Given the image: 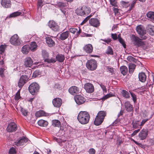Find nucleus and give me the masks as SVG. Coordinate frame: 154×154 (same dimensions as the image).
I'll return each mask as SVG.
<instances>
[{
	"mask_svg": "<svg viewBox=\"0 0 154 154\" xmlns=\"http://www.w3.org/2000/svg\"><path fill=\"white\" fill-rule=\"evenodd\" d=\"M136 29L141 38L132 35L131 37L132 42L134 45L138 47H141L145 50L148 48V44L146 41H143L142 40L147 39L149 38V35L146 33L145 28L141 25L137 26Z\"/></svg>",
	"mask_w": 154,
	"mask_h": 154,
	"instance_id": "nucleus-1",
	"label": "nucleus"
},
{
	"mask_svg": "<svg viewBox=\"0 0 154 154\" xmlns=\"http://www.w3.org/2000/svg\"><path fill=\"white\" fill-rule=\"evenodd\" d=\"M90 116L88 113L86 111H81L79 113L77 119L81 124H87L89 120Z\"/></svg>",
	"mask_w": 154,
	"mask_h": 154,
	"instance_id": "nucleus-2",
	"label": "nucleus"
},
{
	"mask_svg": "<svg viewBox=\"0 0 154 154\" xmlns=\"http://www.w3.org/2000/svg\"><path fill=\"white\" fill-rule=\"evenodd\" d=\"M90 12V8L86 6L79 7L75 11L76 14L81 16H85L88 14Z\"/></svg>",
	"mask_w": 154,
	"mask_h": 154,
	"instance_id": "nucleus-3",
	"label": "nucleus"
},
{
	"mask_svg": "<svg viewBox=\"0 0 154 154\" xmlns=\"http://www.w3.org/2000/svg\"><path fill=\"white\" fill-rule=\"evenodd\" d=\"M10 42L12 45L15 46L20 45L22 42L17 34H15L12 36L10 39Z\"/></svg>",
	"mask_w": 154,
	"mask_h": 154,
	"instance_id": "nucleus-4",
	"label": "nucleus"
},
{
	"mask_svg": "<svg viewBox=\"0 0 154 154\" xmlns=\"http://www.w3.org/2000/svg\"><path fill=\"white\" fill-rule=\"evenodd\" d=\"M86 66L88 69L93 71L97 68V62L94 59H91L87 61Z\"/></svg>",
	"mask_w": 154,
	"mask_h": 154,
	"instance_id": "nucleus-5",
	"label": "nucleus"
},
{
	"mask_svg": "<svg viewBox=\"0 0 154 154\" xmlns=\"http://www.w3.org/2000/svg\"><path fill=\"white\" fill-rule=\"evenodd\" d=\"M39 88V86L37 83L33 82L29 86V90L32 94L34 95L38 91Z\"/></svg>",
	"mask_w": 154,
	"mask_h": 154,
	"instance_id": "nucleus-6",
	"label": "nucleus"
},
{
	"mask_svg": "<svg viewBox=\"0 0 154 154\" xmlns=\"http://www.w3.org/2000/svg\"><path fill=\"white\" fill-rule=\"evenodd\" d=\"M48 25L50 28L54 31L58 32L59 30V26L53 20L50 21L48 23Z\"/></svg>",
	"mask_w": 154,
	"mask_h": 154,
	"instance_id": "nucleus-7",
	"label": "nucleus"
},
{
	"mask_svg": "<svg viewBox=\"0 0 154 154\" xmlns=\"http://www.w3.org/2000/svg\"><path fill=\"white\" fill-rule=\"evenodd\" d=\"M42 55L44 58V61L48 63H54L56 61V60L54 58H48V53L45 50L42 51Z\"/></svg>",
	"mask_w": 154,
	"mask_h": 154,
	"instance_id": "nucleus-8",
	"label": "nucleus"
},
{
	"mask_svg": "<svg viewBox=\"0 0 154 154\" xmlns=\"http://www.w3.org/2000/svg\"><path fill=\"white\" fill-rule=\"evenodd\" d=\"M28 79V77L26 75L21 76L18 83V87L20 88H21L24 84L27 82Z\"/></svg>",
	"mask_w": 154,
	"mask_h": 154,
	"instance_id": "nucleus-9",
	"label": "nucleus"
},
{
	"mask_svg": "<svg viewBox=\"0 0 154 154\" xmlns=\"http://www.w3.org/2000/svg\"><path fill=\"white\" fill-rule=\"evenodd\" d=\"M148 130L146 129H143L139 133L138 137L140 140H143L145 139L148 134Z\"/></svg>",
	"mask_w": 154,
	"mask_h": 154,
	"instance_id": "nucleus-10",
	"label": "nucleus"
},
{
	"mask_svg": "<svg viewBox=\"0 0 154 154\" xmlns=\"http://www.w3.org/2000/svg\"><path fill=\"white\" fill-rule=\"evenodd\" d=\"M29 141L27 138L23 137L17 142H15L14 145H16L17 146L26 145L27 143H28Z\"/></svg>",
	"mask_w": 154,
	"mask_h": 154,
	"instance_id": "nucleus-11",
	"label": "nucleus"
},
{
	"mask_svg": "<svg viewBox=\"0 0 154 154\" xmlns=\"http://www.w3.org/2000/svg\"><path fill=\"white\" fill-rule=\"evenodd\" d=\"M56 5L59 7L60 8V10L66 16L67 13V6L65 4L62 2H58L57 3Z\"/></svg>",
	"mask_w": 154,
	"mask_h": 154,
	"instance_id": "nucleus-12",
	"label": "nucleus"
},
{
	"mask_svg": "<svg viewBox=\"0 0 154 154\" xmlns=\"http://www.w3.org/2000/svg\"><path fill=\"white\" fill-rule=\"evenodd\" d=\"M84 88L86 91L88 93H92L94 91V88L92 84L87 83L84 85Z\"/></svg>",
	"mask_w": 154,
	"mask_h": 154,
	"instance_id": "nucleus-13",
	"label": "nucleus"
},
{
	"mask_svg": "<svg viewBox=\"0 0 154 154\" xmlns=\"http://www.w3.org/2000/svg\"><path fill=\"white\" fill-rule=\"evenodd\" d=\"M74 99L77 104L80 105L83 103L85 101L84 98L79 95H77L74 97Z\"/></svg>",
	"mask_w": 154,
	"mask_h": 154,
	"instance_id": "nucleus-14",
	"label": "nucleus"
},
{
	"mask_svg": "<svg viewBox=\"0 0 154 154\" xmlns=\"http://www.w3.org/2000/svg\"><path fill=\"white\" fill-rule=\"evenodd\" d=\"M17 129V126L14 122L10 123L7 128V130L8 132H12L15 131Z\"/></svg>",
	"mask_w": 154,
	"mask_h": 154,
	"instance_id": "nucleus-15",
	"label": "nucleus"
},
{
	"mask_svg": "<svg viewBox=\"0 0 154 154\" xmlns=\"http://www.w3.org/2000/svg\"><path fill=\"white\" fill-rule=\"evenodd\" d=\"M69 91L72 95L76 94L80 92L79 88L75 86L70 87L69 89Z\"/></svg>",
	"mask_w": 154,
	"mask_h": 154,
	"instance_id": "nucleus-16",
	"label": "nucleus"
},
{
	"mask_svg": "<svg viewBox=\"0 0 154 154\" xmlns=\"http://www.w3.org/2000/svg\"><path fill=\"white\" fill-rule=\"evenodd\" d=\"M89 24L91 26L97 27L99 26L100 23L99 20L97 18H91L89 20Z\"/></svg>",
	"mask_w": 154,
	"mask_h": 154,
	"instance_id": "nucleus-17",
	"label": "nucleus"
},
{
	"mask_svg": "<svg viewBox=\"0 0 154 154\" xmlns=\"http://www.w3.org/2000/svg\"><path fill=\"white\" fill-rule=\"evenodd\" d=\"M33 63L32 59L30 57H27L24 61V65L26 67H31Z\"/></svg>",
	"mask_w": 154,
	"mask_h": 154,
	"instance_id": "nucleus-18",
	"label": "nucleus"
},
{
	"mask_svg": "<svg viewBox=\"0 0 154 154\" xmlns=\"http://www.w3.org/2000/svg\"><path fill=\"white\" fill-rule=\"evenodd\" d=\"M54 106L57 107H60L62 103V100L60 98H57L54 99L52 101Z\"/></svg>",
	"mask_w": 154,
	"mask_h": 154,
	"instance_id": "nucleus-19",
	"label": "nucleus"
},
{
	"mask_svg": "<svg viewBox=\"0 0 154 154\" xmlns=\"http://www.w3.org/2000/svg\"><path fill=\"white\" fill-rule=\"evenodd\" d=\"M124 106L125 109L127 111L133 112V106L131 104L129 101L125 102L124 103Z\"/></svg>",
	"mask_w": 154,
	"mask_h": 154,
	"instance_id": "nucleus-20",
	"label": "nucleus"
},
{
	"mask_svg": "<svg viewBox=\"0 0 154 154\" xmlns=\"http://www.w3.org/2000/svg\"><path fill=\"white\" fill-rule=\"evenodd\" d=\"M85 51L88 53H91L93 51V47L92 45L88 44L85 45L83 48Z\"/></svg>",
	"mask_w": 154,
	"mask_h": 154,
	"instance_id": "nucleus-21",
	"label": "nucleus"
},
{
	"mask_svg": "<svg viewBox=\"0 0 154 154\" xmlns=\"http://www.w3.org/2000/svg\"><path fill=\"white\" fill-rule=\"evenodd\" d=\"M2 6L5 8H9L11 6V2L9 0H2L1 2Z\"/></svg>",
	"mask_w": 154,
	"mask_h": 154,
	"instance_id": "nucleus-22",
	"label": "nucleus"
},
{
	"mask_svg": "<svg viewBox=\"0 0 154 154\" xmlns=\"http://www.w3.org/2000/svg\"><path fill=\"white\" fill-rule=\"evenodd\" d=\"M46 42L48 45L50 47L53 46L55 45L54 42L49 36L46 37Z\"/></svg>",
	"mask_w": 154,
	"mask_h": 154,
	"instance_id": "nucleus-23",
	"label": "nucleus"
},
{
	"mask_svg": "<svg viewBox=\"0 0 154 154\" xmlns=\"http://www.w3.org/2000/svg\"><path fill=\"white\" fill-rule=\"evenodd\" d=\"M146 16L149 19L154 23V12L149 11L146 14Z\"/></svg>",
	"mask_w": 154,
	"mask_h": 154,
	"instance_id": "nucleus-24",
	"label": "nucleus"
},
{
	"mask_svg": "<svg viewBox=\"0 0 154 154\" xmlns=\"http://www.w3.org/2000/svg\"><path fill=\"white\" fill-rule=\"evenodd\" d=\"M29 45H25L22 48L21 51L24 54H27L30 50Z\"/></svg>",
	"mask_w": 154,
	"mask_h": 154,
	"instance_id": "nucleus-25",
	"label": "nucleus"
},
{
	"mask_svg": "<svg viewBox=\"0 0 154 154\" xmlns=\"http://www.w3.org/2000/svg\"><path fill=\"white\" fill-rule=\"evenodd\" d=\"M138 77L139 80L142 82H144L146 81V76L144 72L140 73L139 74Z\"/></svg>",
	"mask_w": 154,
	"mask_h": 154,
	"instance_id": "nucleus-26",
	"label": "nucleus"
},
{
	"mask_svg": "<svg viewBox=\"0 0 154 154\" xmlns=\"http://www.w3.org/2000/svg\"><path fill=\"white\" fill-rule=\"evenodd\" d=\"M146 29L148 30L149 33L151 35H154V26L150 25H148Z\"/></svg>",
	"mask_w": 154,
	"mask_h": 154,
	"instance_id": "nucleus-27",
	"label": "nucleus"
},
{
	"mask_svg": "<svg viewBox=\"0 0 154 154\" xmlns=\"http://www.w3.org/2000/svg\"><path fill=\"white\" fill-rule=\"evenodd\" d=\"M38 124L40 126L45 127L48 125V122L47 121L41 119L38 122Z\"/></svg>",
	"mask_w": 154,
	"mask_h": 154,
	"instance_id": "nucleus-28",
	"label": "nucleus"
},
{
	"mask_svg": "<svg viewBox=\"0 0 154 154\" xmlns=\"http://www.w3.org/2000/svg\"><path fill=\"white\" fill-rule=\"evenodd\" d=\"M68 129L69 130V135L68 136L73 137L75 135V132L77 131V130L75 129H73L70 126L68 127Z\"/></svg>",
	"mask_w": 154,
	"mask_h": 154,
	"instance_id": "nucleus-29",
	"label": "nucleus"
},
{
	"mask_svg": "<svg viewBox=\"0 0 154 154\" xmlns=\"http://www.w3.org/2000/svg\"><path fill=\"white\" fill-rule=\"evenodd\" d=\"M103 121V120H102V119H101L100 118H99L96 116L94 123L95 125L98 126L101 124Z\"/></svg>",
	"mask_w": 154,
	"mask_h": 154,
	"instance_id": "nucleus-30",
	"label": "nucleus"
},
{
	"mask_svg": "<svg viewBox=\"0 0 154 154\" xmlns=\"http://www.w3.org/2000/svg\"><path fill=\"white\" fill-rule=\"evenodd\" d=\"M106 115V112L103 111H99L97 113V116L99 118H100L101 119H102L103 120Z\"/></svg>",
	"mask_w": 154,
	"mask_h": 154,
	"instance_id": "nucleus-31",
	"label": "nucleus"
},
{
	"mask_svg": "<svg viewBox=\"0 0 154 154\" xmlns=\"http://www.w3.org/2000/svg\"><path fill=\"white\" fill-rule=\"evenodd\" d=\"M53 139L55 141L58 143L59 144V145L61 146L63 145H64V144L65 143V142L66 141V140H63L57 138L56 137H54ZM64 147H67L66 145L65 146H64Z\"/></svg>",
	"mask_w": 154,
	"mask_h": 154,
	"instance_id": "nucleus-32",
	"label": "nucleus"
},
{
	"mask_svg": "<svg viewBox=\"0 0 154 154\" xmlns=\"http://www.w3.org/2000/svg\"><path fill=\"white\" fill-rule=\"evenodd\" d=\"M35 115L36 117H39L43 116H46L47 114L43 111L40 110L36 112Z\"/></svg>",
	"mask_w": 154,
	"mask_h": 154,
	"instance_id": "nucleus-33",
	"label": "nucleus"
},
{
	"mask_svg": "<svg viewBox=\"0 0 154 154\" xmlns=\"http://www.w3.org/2000/svg\"><path fill=\"white\" fill-rule=\"evenodd\" d=\"M120 69L121 73L123 75H126L128 72V68L125 66H122L120 67Z\"/></svg>",
	"mask_w": 154,
	"mask_h": 154,
	"instance_id": "nucleus-34",
	"label": "nucleus"
},
{
	"mask_svg": "<svg viewBox=\"0 0 154 154\" xmlns=\"http://www.w3.org/2000/svg\"><path fill=\"white\" fill-rule=\"evenodd\" d=\"M52 125L54 127H60L61 123L58 120H54L52 121Z\"/></svg>",
	"mask_w": 154,
	"mask_h": 154,
	"instance_id": "nucleus-35",
	"label": "nucleus"
},
{
	"mask_svg": "<svg viewBox=\"0 0 154 154\" xmlns=\"http://www.w3.org/2000/svg\"><path fill=\"white\" fill-rule=\"evenodd\" d=\"M121 94L122 96L126 98H129L130 97V94L126 91L123 90L121 92Z\"/></svg>",
	"mask_w": 154,
	"mask_h": 154,
	"instance_id": "nucleus-36",
	"label": "nucleus"
},
{
	"mask_svg": "<svg viewBox=\"0 0 154 154\" xmlns=\"http://www.w3.org/2000/svg\"><path fill=\"white\" fill-rule=\"evenodd\" d=\"M136 65L133 63H130L129 65V71L130 74H132L135 68Z\"/></svg>",
	"mask_w": 154,
	"mask_h": 154,
	"instance_id": "nucleus-37",
	"label": "nucleus"
},
{
	"mask_svg": "<svg viewBox=\"0 0 154 154\" xmlns=\"http://www.w3.org/2000/svg\"><path fill=\"white\" fill-rule=\"evenodd\" d=\"M37 46V44L35 42H32L29 45L30 50L31 51H34L36 50Z\"/></svg>",
	"mask_w": 154,
	"mask_h": 154,
	"instance_id": "nucleus-38",
	"label": "nucleus"
},
{
	"mask_svg": "<svg viewBox=\"0 0 154 154\" xmlns=\"http://www.w3.org/2000/svg\"><path fill=\"white\" fill-rule=\"evenodd\" d=\"M67 37V31H66L65 32L62 33L59 37L60 39L63 40L66 39Z\"/></svg>",
	"mask_w": 154,
	"mask_h": 154,
	"instance_id": "nucleus-39",
	"label": "nucleus"
},
{
	"mask_svg": "<svg viewBox=\"0 0 154 154\" xmlns=\"http://www.w3.org/2000/svg\"><path fill=\"white\" fill-rule=\"evenodd\" d=\"M56 60L60 62H62L64 59V56L62 54H58L56 56Z\"/></svg>",
	"mask_w": 154,
	"mask_h": 154,
	"instance_id": "nucleus-40",
	"label": "nucleus"
},
{
	"mask_svg": "<svg viewBox=\"0 0 154 154\" xmlns=\"http://www.w3.org/2000/svg\"><path fill=\"white\" fill-rule=\"evenodd\" d=\"M22 13L20 12L16 11L11 14L9 16L10 17H15L20 15Z\"/></svg>",
	"mask_w": 154,
	"mask_h": 154,
	"instance_id": "nucleus-41",
	"label": "nucleus"
},
{
	"mask_svg": "<svg viewBox=\"0 0 154 154\" xmlns=\"http://www.w3.org/2000/svg\"><path fill=\"white\" fill-rule=\"evenodd\" d=\"M106 53L108 54L113 55V51L112 48L110 46H108L107 50L106 51Z\"/></svg>",
	"mask_w": 154,
	"mask_h": 154,
	"instance_id": "nucleus-42",
	"label": "nucleus"
},
{
	"mask_svg": "<svg viewBox=\"0 0 154 154\" xmlns=\"http://www.w3.org/2000/svg\"><path fill=\"white\" fill-rule=\"evenodd\" d=\"M130 94L132 98V99L134 103H137V97L136 95L134 93L131 92Z\"/></svg>",
	"mask_w": 154,
	"mask_h": 154,
	"instance_id": "nucleus-43",
	"label": "nucleus"
},
{
	"mask_svg": "<svg viewBox=\"0 0 154 154\" xmlns=\"http://www.w3.org/2000/svg\"><path fill=\"white\" fill-rule=\"evenodd\" d=\"M45 3H43L42 0H38V4H37V7L38 8L41 9L42 7L44 5Z\"/></svg>",
	"mask_w": 154,
	"mask_h": 154,
	"instance_id": "nucleus-44",
	"label": "nucleus"
},
{
	"mask_svg": "<svg viewBox=\"0 0 154 154\" xmlns=\"http://www.w3.org/2000/svg\"><path fill=\"white\" fill-rule=\"evenodd\" d=\"M121 3L122 6L124 8H127L130 6L129 4H128V2H125L124 1H122L121 2Z\"/></svg>",
	"mask_w": 154,
	"mask_h": 154,
	"instance_id": "nucleus-45",
	"label": "nucleus"
},
{
	"mask_svg": "<svg viewBox=\"0 0 154 154\" xmlns=\"http://www.w3.org/2000/svg\"><path fill=\"white\" fill-rule=\"evenodd\" d=\"M127 59L130 62H136L137 61V60L135 58L131 56H128L127 58Z\"/></svg>",
	"mask_w": 154,
	"mask_h": 154,
	"instance_id": "nucleus-46",
	"label": "nucleus"
},
{
	"mask_svg": "<svg viewBox=\"0 0 154 154\" xmlns=\"http://www.w3.org/2000/svg\"><path fill=\"white\" fill-rule=\"evenodd\" d=\"M118 40H119V42L122 44V45L123 46V47L124 48H125L126 45L125 42L123 39L121 37H119Z\"/></svg>",
	"mask_w": 154,
	"mask_h": 154,
	"instance_id": "nucleus-47",
	"label": "nucleus"
},
{
	"mask_svg": "<svg viewBox=\"0 0 154 154\" xmlns=\"http://www.w3.org/2000/svg\"><path fill=\"white\" fill-rule=\"evenodd\" d=\"M6 48L5 45H1L0 46V54H2L4 52Z\"/></svg>",
	"mask_w": 154,
	"mask_h": 154,
	"instance_id": "nucleus-48",
	"label": "nucleus"
},
{
	"mask_svg": "<svg viewBox=\"0 0 154 154\" xmlns=\"http://www.w3.org/2000/svg\"><path fill=\"white\" fill-rule=\"evenodd\" d=\"M40 72L38 70H35L33 73L32 77L35 78L40 75Z\"/></svg>",
	"mask_w": 154,
	"mask_h": 154,
	"instance_id": "nucleus-49",
	"label": "nucleus"
},
{
	"mask_svg": "<svg viewBox=\"0 0 154 154\" xmlns=\"http://www.w3.org/2000/svg\"><path fill=\"white\" fill-rule=\"evenodd\" d=\"M112 96H113V94H107L105 95L102 98V100H104Z\"/></svg>",
	"mask_w": 154,
	"mask_h": 154,
	"instance_id": "nucleus-50",
	"label": "nucleus"
},
{
	"mask_svg": "<svg viewBox=\"0 0 154 154\" xmlns=\"http://www.w3.org/2000/svg\"><path fill=\"white\" fill-rule=\"evenodd\" d=\"M20 111L23 116H27L28 112L26 110L23 108H21Z\"/></svg>",
	"mask_w": 154,
	"mask_h": 154,
	"instance_id": "nucleus-51",
	"label": "nucleus"
},
{
	"mask_svg": "<svg viewBox=\"0 0 154 154\" xmlns=\"http://www.w3.org/2000/svg\"><path fill=\"white\" fill-rule=\"evenodd\" d=\"M111 5L114 7H117V5L116 0H110Z\"/></svg>",
	"mask_w": 154,
	"mask_h": 154,
	"instance_id": "nucleus-52",
	"label": "nucleus"
},
{
	"mask_svg": "<svg viewBox=\"0 0 154 154\" xmlns=\"http://www.w3.org/2000/svg\"><path fill=\"white\" fill-rule=\"evenodd\" d=\"M5 67L1 68H0V75L2 77L4 76L3 73L5 69Z\"/></svg>",
	"mask_w": 154,
	"mask_h": 154,
	"instance_id": "nucleus-53",
	"label": "nucleus"
},
{
	"mask_svg": "<svg viewBox=\"0 0 154 154\" xmlns=\"http://www.w3.org/2000/svg\"><path fill=\"white\" fill-rule=\"evenodd\" d=\"M9 154H14L16 153L15 149L13 147L11 148L9 150Z\"/></svg>",
	"mask_w": 154,
	"mask_h": 154,
	"instance_id": "nucleus-54",
	"label": "nucleus"
},
{
	"mask_svg": "<svg viewBox=\"0 0 154 154\" xmlns=\"http://www.w3.org/2000/svg\"><path fill=\"white\" fill-rule=\"evenodd\" d=\"M99 85L101 87V88L103 90V91L105 92H107V90L106 87L103 85L102 83L99 84Z\"/></svg>",
	"mask_w": 154,
	"mask_h": 154,
	"instance_id": "nucleus-55",
	"label": "nucleus"
},
{
	"mask_svg": "<svg viewBox=\"0 0 154 154\" xmlns=\"http://www.w3.org/2000/svg\"><path fill=\"white\" fill-rule=\"evenodd\" d=\"M20 98V92L19 91L16 94L15 97V99L16 100H18Z\"/></svg>",
	"mask_w": 154,
	"mask_h": 154,
	"instance_id": "nucleus-56",
	"label": "nucleus"
},
{
	"mask_svg": "<svg viewBox=\"0 0 154 154\" xmlns=\"http://www.w3.org/2000/svg\"><path fill=\"white\" fill-rule=\"evenodd\" d=\"M91 15H90L89 16H88L86 18H85V19L82 21V23H81V25H82L85 23L89 19Z\"/></svg>",
	"mask_w": 154,
	"mask_h": 154,
	"instance_id": "nucleus-57",
	"label": "nucleus"
},
{
	"mask_svg": "<svg viewBox=\"0 0 154 154\" xmlns=\"http://www.w3.org/2000/svg\"><path fill=\"white\" fill-rule=\"evenodd\" d=\"M88 152L89 154H95L96 151L94 149L91 148L89 150Z\"/></svg>",
	"mask_w": 154,
	"mask_h": 154,
	"instance_id": "nucleus-58",
	"label": "nucleus"
},
{
	"mask_svg": "<svg viewBox=\"0 0 154 154\" xmlns=\"http://www.w3.org/2000/svg\"><path fill=\"white\" fill-rule=\"evenodd\" d=\"M69 31L70 32L72 33L73 34H74L77 31V29L75 28H70L69 29Z\"/></svg>",
	"mask_w": 154,
	"mask_h": 154,
	"instance_id": "nucleus-59",
	"label": "nucleus"
},
{
	"mask_svg": "<svg viewBox=\"0 0 154 154\" xmlns=\"http://www.w3.org/2000/svg\"><path fill=\"white\" fill-rule=\"evenodd\" d=\"M107 71L111 73L112 74H113L114 72V70L113 68L110 67H107Z\"/></svg>",
	"mask_w": 154,
	"mask_h": 154,
	"instance_id": "nucleus-60",
	"label": "nucleus"
},
{
	"mask_svg": "<svg viewBox=\"0 0 154 154\" xmlns=\"http://www.w3.org/2000/svg\"><path fill=\"white\" fill-rule=\"evenodd\" d=\"M112 38L114 40H116L117 39V35L116 34H111Z\"/></svg>",
	"mask_w": 154,
	"mask_h": 154,
	"instance_id": "nucleus-61",
	"label": "nucleus"
},
{
	"mask_svg": "<svg viewBox=\"0 0 154 154\" xmlns=\"http://www.w3.org/2000/svg\"><path fill=\"white\" fill-rule=\"evenodd\" d=\"M135 4V2H133V3L131 5L128 11H130L131 10L132 8L134 7Z\"/></svg>",
	"mask_w": 154,
	"mask_h": 154,
	"instance_id": "nucleus-62",
	"label": "nucleus"
},
{
	"mask_svg": "<svg viewBox=\"0 0 154 154\" xmlns=\"http://www.w3.org/2000/svg\"><path fill=\"white\" fill-rule=\"evenodd\" d=\"M101 40H102L104 41L106 43H107V44H109V42H110L111 41V39L110 38H108L107 39H101Z\"/></svg>",
	"mask_w": 154,
	"mask_h": 154,
	"instance_id": "nucleus-63",
	"label": "nucleus"
},
{
	"mask_svg": "<svg viewBox=\"0 0 154 154\" xmlns=\"http://www.w3.org/2000/svg\"><path fill=\"white\" fill-rule=\"evenodd\" d=\"M149 142L151 145H154V138L149 139Z\"/></svg>",
	"mask_w": 154,
	"mask_h": 154,
	"instance_id": "nucleus-64",
	"label": "nucleus"
}]
</instances>
